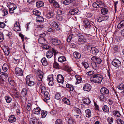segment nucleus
Here are the masks:
<instances>
[{"label": "nucleus", "instance_id": "1", "mask_svg": "<svg viewBox=\"0 0 124 124\" xmlns=\"http://www.w3.org/2000/svg\"><path fill=\"white\" fill-rule=\"evenodd\" d=\"M103 78V77L101 75L96 73L91 76L90 81L94 83L100 84Z\"/></svg>", "mask_w": 124, "mask_h": 124}, {"label": "nucleus", "instance_id": "2", "mask_svg": "<svg viewBox=\"0 0 124 124\" xmlns=\"http://www.w3.org/2000/svg\"><path fill=\"white\" fill-rule=\"evenodd\" d=\"M78 44L79 45L84 44L86 41V39L84 36L81 33H79L77 34Z\"/></svg>", "mask_w": 124, "mask_h": 124}, {"label": "nucleus", "instance_id": "3", "mask_svg": "<svg viewBox=\"0 0 124 124\" xmlns=\"http://www.w3.org/2000/svg\"><path fill=\"white\" fill-rule=\"evenodd\" d=\"M8 76V74L5 72H2L0 75V85H2L5 82L4 79L7 78Z\"/></svg>", "mask_w": 124, "mask_h": 124}, {"label": "nucleus", "instance_id": "4", "mask_svg": "<svg viewBox=\"0 0 124 124\" xmlns=\"http://www.w3.org/2000/svg\"><path fill=\"white\" fill-rule=\"evenodd\" d=\"M121 62L117 59H114L112 62V64L114 67L118 68L121 64Z\"/></svg>", "mask_w": 124, "mask_h": 124}, {"label": "nucleus", "instance_id": "5", "mask_svg": "<svg viewBox=\"0 0 124 124\" xmlns=\"http://www.w3.org/2000/svg\"><path fill=\"white\" fill-rule=\"evenodd\" d=\"M37 78L39 81H41L43 76V72L40 70H38L37 72Z\"/></svg>", "mask_w": 124, "mask_h": 124}, {"label": "nucleus", "instance_id": "6", "mask_svg": "<svg viewBox=\"0 0 124 124\" xmlns=\"http://www.w3.org/2000/svg\"><path fill=\"white\" fill-rule=\"evenodd\" d=\"M19 23L17 22H16L14 24L13 30L16 31H21Z\"/></svg>", "mask_w": 124, "mask_h": 124}, {"label": "nucleus", "instance_id": "7", "mask_svg": "<svg viewBox=\"0 0 124 124\" xmlns=\"http://www.w3.org/2000/svg\"><path fill=\"white\" fill-rule=\"evenodd\" d=\"M47 80L49 81L48 84L49 85L52 86L54 84V78L53 75H49L47 77Z\"/></svg>", "mask_w": 124, "mask_h": 124}, {"label": "nucleus", "instance_id": "8", "mask_svg": "<svg viewBox=\"0 0 124 124\" xmlns=\"http://www.w3.org/2000/svg\"><path fill=\"white\" fill-rule=\"evenodd\" d=\"M15 71L16 74L19 76H22L23 75V72L22 70L18 67L16 68Z\"/></svg>", "mask_w": 124, "mask_h": 124}, {"label": "nucleus", "instance_id": "9", "mask_svg": "<svg viewBox=\"0 0 124 124\" xmlns=\"http://www.w3.org/2000/svg\"><path fill=\"white\" fill-rule=\"evenodd\" d=\"M57 80L59 83L62 84L64 81V78L62 75L59 74L57 76Z\"/></svg>", "mask_w": 124, "mask_h": 124}, {"label": "nucleus", "instance_id": "10", "mask_svg": "<svg viewBox=\"0 0 124 124\" xmlns=\"http://www.w3.org/2000/svg\"><path fill=\"white\" fill-rule=\"evenodd\" d=\"M99 52V51L95 47H92L90 50V52L94 55H96Z\"/></svg>", "mask_w": 124, "mask_h": 124}, {"label": "nucleus", "instance_id": "11", "mask_svg": "<svg viewBox=\"0 0 124 124\" xmlns=\"http://www.w3.org/2000/svg\"><path fill=\"white\" fill-rule=\"evenodd\" d=\"M52 44L55 46H57L60 44L61 41L57 38H53L51 39Z\"/></svg>", "mask_w": 124, "mask_h": 124}, {"label": "nucleus", "instance_id": "12", "mask_svg": "<svg viewBox=\"0 0 124 124\" xmlns=\"http://www.w3.org/2000/svg\"><path fill=\"white\" fill-rule=\"evenodd\" d=\"M45 98L43 99L44 101L47 103L50 99V96L48 93L46 91L43 93Z\"/></svg>", "mask_w": 124, "mask_h": 124}, {"label": "nucleus", "instance_id": "13", "mask_svg": "<svg viewBox=\"0 0 124 124\" xmlns=\"http://www.w3.org/2000/svg\"><path fill=\"white\" fill-rule=\"evenodd\" d=\"M100 92L102 94L104 95L108 94L109 93L108 90L105 87H103L101 88Z\"/></svg>", "mask_w": 124, "mask_h": 124}, {"label": "nucleus", "instance_id": "14", "mask_svg": "<svg viewBox=\"0 0 124 124\" xmlns=\"http://www.w3.org/2000/svg\"><path fill=\"white\" fill-rule=\"evenodd\" d=\"M91 86L90 84H87L84 86L83 89L84 91H86L88 92L89 91L91 90Z\"/></svg>", "mask_w": 124, "mask_h": 124}, {"label": "nucleus", "instance_id": "15", "mask_svg": "<svg viewBox=\"0 0 124 124\" xmlns=\"http://www.w3.org/2000/svg\"><path fill=\"white\" fill-rule=\"evenodd\" d=\"M7 6L9 9H16L17 8V6L16 5L10 2L8 3Z\"/></svg>", "mask_w": 124, "mask_h": 124}, {"label": "nucleus", "instance_id": "16", "mask_svg": "<svg viewBox=\"0 0 124 124\" xmlns=\"http://www.w3.org/2000/svg\"><path fill=\"white\" fill-rule=\"evenodd\" d=\"M3 51L5 54L7 56L9 55L10 53L9 48L7 46H4L3 49Z\"/></svg>", "mask_w": 124, "mask_h": 124}, {"label": "nucleus", "instance_id": "17", "mask_svg": "<svg viewBox=\"0 0 124 124\" xmlns=\"http://www.w3.org/2000/svg\"><path fill=\"white\" fill-rule=\"evenodd\" d=\"M8 120L9 122L10 123H13L16 121V119L15 116L11 115L9 116Z\"/></svg>", "mask_w": 124, "mask_h": 124}, {"label": "nucleus", "instance_id": "18", "mask_svg": "<svg viewBox=\"0 0 124 124\" xmlns=\"http://www.w3.org/2000/svg\"><path fill=\"white\" fill-rule=\"evenodd\" d=\"M78 12V10L77 8L72 9L70 11L69 14L71 15H74L77 14Z\"/></svg>", "mask_w": 124, "mask_h": 124}, {"label": "nucleus", "instance_id": "19", "mask_svg": "<svg viewBox=\"0 0 124 124\" xmlns=\"http://www.w3.org/2000/svg\"><path fill=\"white\" fill-rule=\"evenodd\" d=\"M75 78L77 81L76 83V84H77L80 83L82 80L81 77L79 75H76L75 76Z\"/></svg>", "mask_w": 124, "mask_h": 124}, {"label": "nucleus", "instance_id": "20", "mask_svg": "<svg viewBox=\"0 0 124 124\" xmlns=\"http://www.w3.org/2000/svg\"><path fill=\"white\" fill-rule=\"evenodd\" d=\"M52 25L58 31L60 29L58 24L55 21H54L52 23Z\"/></svg>", "mask_w": 124, "mask_h": 124}, {"label": "nucleus", "instance_id": "21", "mask_svg": "<svg viewBox=\"0 0 124 124\" xmlns=\"http://www.w3.org/2000/svg\"><path fill=\"white\" fill-rule=\"evenodd\" d=\"M36 6L38 8H40L43 7L44 5L43 2L42 1H39L36 2Z\"/></svg>", "mask_w": 124, "mask_h": 124}, {"label": "nucleus", "instance_id": "22", "mask_svg": "<svg viewBox=\"0 0 124 124\" xmlns=\"http://www.w3.org/2000/svg\"><path fill=\"white\" fill-rule=\"evenodd\" d=\"M55 14L54 12H49L47 14L46 16V18L47 19H49L50 18H52L54 16Z\"/></svg>", "mask_w": 124, "mask_h": 124}, {"label": "nucleus", "instance_id": "23", "mask_svg": "<svg viewBox=\"0 0 124 124\" xmlns=\"http://www.w3.org/2000/svg\"><path fill=\"white\" fill-rule=\"evenodd\" d=\"M27 95V89L25 88H23L21 93V96L25 97Z\"/></svg>", "mask_w": 124, "mask_h": 124}, {"label": "nucleus", "instance_id": "24", "mask_svg": "<svg viewBox=\"0 0 124 124\" xmlns=\"http://www.w3.org/2000/svg\"><path fill=\"white\" fill-rule=\"evenodd\" d=\"M41 109L39 107H36L34 109V112L35 114L38 115L40 114V112L41 110Z\"/></svg>", "mask_w": 124, "mask_h": 124}, {"label": "nucleus", "instance_id": "25", "mask_svg": "<svg viewBox=\"0 0 124 124\" xmlns=\"http://www.w3.org/2000/svg\"><path fill=\"white\" fill-rule=\"evenodd\" d=\"M98 4V8H101L104 7L105 6V4L101 1H97Z\"/></svg>", "mask_w": 124, "mask_h": 124}, {"label": "nucleus", "instance_id": "26", "mask_svg": "<svg viewBox=\"0 0 124 124\" xmlns=\"http://www.w3.org/2000/svg\"><path fill=\"white\" fill-rule=\"evenodd\" d=\"M9 68V65L7 63H5L3 65L2 69L5 72L7 71Z\"/></svg>", "mask_w": 124, "mask_h": 124}, {"label": "nucleus", "instance_id": "27", "mask_svg": "<svg viewBox=\"0 0 124 124\" xmlns=\"http://www.w3.org/2000/svg\"><path fill=\"white\" fill-rule=\"evenodd\" d=\"M62 101L64 104L68 105H70V104L69 100L65 97L63 98Z\"/></svg>", "mask_w": 124, "mask_h": 124}, {"label": "nucleus", "instance_id": "28", "mask_svg": "<svg viewBox=\"0 0 124 124\" xmlns=\"http://www.w3.org/2000/svg\"><path fill=\"white\" fill-rule=\"evenodd\" d=\"M74 36L73 34L70 35L67 39V42L70 43L71 42L72 39L74 38Z\"/></svg>", "mask_w": 124, "mask_h": 124}, {"label": "nucleus", "instance_id": "29", "mask_svg": "<svg viewBox=\"0 0 124 124\" xmlns=\"http://www.w3.org/2000/svg\"><path fill=\"white\" fill-rule=\"evenodd\" d=\"M53 55V52L51 51H48L46 54V56L48 58H51Z\"/></svg>", "mask_w": 124, "mask_h": 124}, {"label": "nucleus", "instance_id": "30", "mask_svg": "<svg viewBox=\"0 0 124 124\" xmlns=\"http://www.w3.org/2000/svg\"><path fill=\"white\" fill-rule=\"evenodd\" d=\"M39 42L40 44H45L46 40L44 38H39L38 39Z\"/></svg>", "mask_w": 124, "mask_h": 124}, {"label": "nucleus", "instance_id": "31", "mask_svg": "<svg viewBox=\"0 0 124 124\" xmlns=\"http://www.w3.org/2000/svg\"><path fill=\"white\" fill-rule=\"evenodd\" d=\"M91 65L92 68L94 70H98L99 68L98 65H97L96 64L95 62H92Z\"/></svg>", "mask_w": 124, "mask_h": 124}, {"label": "nucleus", "instance_id": "32", "mask_svg": "<svg viewBox=\"0 0 124 124\" xmlns=\"http://www.w3.org/2000/svg\"><path fill=\"white\" fill-rule=\"evenodd\" d=\"M85 116L86 117H90L91 116V111L90 110L87 109L85 111Z\"/></svg>", "mask_w": 124, "mask_h": 124}, {"label": "nucleus", "instance_id": "33", "mask_svg": "<svg viewBox=\"0 0 124 124\" xmlns=\"http://www.w3.org/2000/svg\"><path fill=\"white\" fill-rule=\"evenodd\" d=\"M41 62L42 65L44 66H46L47 65V62L46 58L45 57L43 58L41 60Z\"/></svg>", "mask_w": 124, "mask_h": 124}, {"label": "nucleus", "instance_id": "34", "mask_svg": "<svg viewBox=\"0 0 124 124\" xmlns=\"http://www.w3.org/2000/svg\"><path fill=\"white\" fill-rule=\"evenodd\" d=\"M66 86L71 91H73L74 90V86L73 85L71 84H67L66 85Z\"/></svg>", "mask_w": 124, "mask_h": 124}, {"label": "nucleus", "instance_id": "35", "mask_svg": "<svg viewBox=\"0 0 124 124\" xmlns=\"http://www.w3.org/2000/svg\"><path fill=\"white\" fill-rule=\"evenodd\" d=\"M113 113L114 115L118 117H120L121 115L120 112L117 111L115 110L113 111Z\"/></svg>", "mask_w": 124, "mask_h": 124}, {"label": "nucleus", "instance_id": "36", "mask_svg": "<svg viewBox=\"0 0 124 124\" xmlns=\"http://www.w3.org/2000/svg\"><path fill=\"white\" fill-rule=\"evenodd\" d=\"M73 55L74 57L76 59H78L80 58L81 57L80 54L76 52H74L73 53Z\"/></svg>", "mask_w": 124, "mask_h": 124}, {"label": "nucleus", "instance_id": "37", "mask_svg": "<svg viewBox=\"0 0 124 124\" xmlns=\"http://www.w3.org/2000/svg\"><path fill=\"white\" fill-rule=\"evenodd\" d=\"M66 60V58L64 56H60L59 57L58 61L61 62H62Z\"/></svg>", "mask_w": 124, "mask_h": 124}, {"label": "nucleus", "instance_id": "38", "mask_svg": "<svg viewBox=\"0 0 124 124\" xmlns=\"http://www.w3.org/2000/svg\"><path fill=\"white\" fill-rule=\"evenodd\" d=\"M29 78V77L27 78V83L26 84L27 85H28L29 86H32L34 85V83L33 81H32L31 80L30 82H28V81L29 80H29V78Z\"/></svg>", "mask_w": 124, "mask_h": 124}, {"label": "nucleus", "instance_id": "39", "mask_svg": "<svg viewBox=\"0 0 124 124\" xmlns=\"http://www.w3.org/2000/svg\"><path fill=\"white\" fill-rule=\"evenodd\" d=\"M101 12L102 14L103 15H105L108 13V9L106 8H103L101 10Z\"/></svg>", "mask_w": 124, "mask_h": 124}, {"label": "nucleus", "instance_id": "40", "mask_svg": "<svg viewBox=\"0 0 124 124\" xmlns=\"http://www.w3.org/2000/svg\"><path fill=\"white\" fill-rule=\"evenodd\" d=\"M1 12L2 15L3 16H5L8 14V11L6 9L2 10Z\"/></svg>", "mask_w": 124, "mask_h": 124}, {"label": "nucleus", "instance_id": "41", "mask_svg": "<svg viewBox=\"0 0 124 124\" xmlns=\"http://www.w3.org/2000/svg\"><path fill=\"white\" fill-rule=\"evenodd\" d=\"M68 122L69 124H76L75 122L72 117H70L68 119Z\"/></svg>", "mask_w": 124, "mask_h": 124}, {"label": "nucleus", "instance_id": "42", "mask_svg": "<svg viewBox=\"0 0 124 124\" xmlns=\"http://www.w3.org/2000/svg\"><path fill=\"white\" fill-rule=\"evenodd\" d=\"M124 26V20L121 21L118 24L117 27L118 28H120Z\"/></svg>", "mask_w": 124, "mask_h": 124}, {"label": "nucleus", "instance_id": "43", "mask_svg": "<svg viewBox=\"0 0 124 124\" xmlns=\"http://www.w3.org/2000/svg\"><path fill=\"white\" fill-rule=\"evenodd\" d=\"M5 99L7 102L8 103H10L12 101L11 98L9 96H6L5 97Z\"/></svg>", "mask_w": 124, "mask_h": 124}, {"label": "nucleus", "instance_id": "44", "mask_svg": "<svg viewBox=\"0 0 124 124\" xmlns=\"http://www.w3.org/2000/svg\"><path fill=\"white\" fill-rule=\"evenodd\" d=\"M36 21L38 22H42L44 21L43 18L40 16H38L36 18Z\"/></svg>", "mask_w": 124, "mask_h": 124}, {"label": "nucleus", "instance_id": "45", "mask_svg": "<svg viewBox=\"0 0 124 124\" xmlns=\"http://www.w3.org/2000/svg\"><path fill=\"white\" fill-rule=\"evenodd\" d=\"M74 1V0H66L63 2L64 4L68 5Z\"/></svg>", "mask_w": 124, "mask_h": 124}, {"label": "nucleus", "instance_id": "46", "mask_svg": "<svg viewBox=\"0 0 124 124\" xmlns=\"http://www.w3.org/2000/svg\"><path fill=\"white\" fill-rule=\"evenodd\" d=\"M47 114V112L46 111L43 110L42 111L41 114L42 117L44 118Z\"/></svg>", "mask_w": 124, "mask_h": 124}, {"label": "nucleus", "instance_id": "47", "mask_svg": "<svg viewBox=\"0 0 124 124\" xmlns=\"http://www.w3.org/2000/svg\"><path fill=\"white\" fill-rule=\"evenodd\" d=\"M107 120L109 124H111L113 122V119L112 117H109L107 119Z\"/></svg>", "mask_w": 124, "mask_h": 124}, {"label": "nucleus", "instance_id": "48", "mask_svg": "<svg viewBox=\"0 0 124 124\" xmlns=\"http://www.w3.org/2000/svg\"><path fill=\"white\" fill-rule=\"evenodd\" d=\"M102 109L104 112H108L109 111V108L106 105H105L103 107Z\"/></svg>", "mask_w": 124, "mask_h": 124}, {"label": "nucleus", "instance_id": "49", "mask_svg": "<svg viewBox=\"0 0 124 124\" xmlns=\"http://www.w3.org/2000/svg\"><path fill=\"white\" fill-rule=\"evenodd\" d=\"M33 14L37 16H39L40 15V13L38 10L34 9L33 11Z\"/></svg>", "mask_w": 124, "mask_h": 124}, {"label": "nucleus", "instance_id": "50", "mask_svg": "<svg viewBox=\"0 0 124 124\" xmlns=\"http://www.w3.org/2000/svg\"><path fill=\"white\" fill-rule=\"evenodd\" d=\"M13 61L15 63L17 64L20 62V59L16 58H14L13 59Z\"/></svg>", "mask_w": 124, "mask_h": 124}, {"label": "nucleus", "instance_id": "51", "mask_svg": "<svg viewBox=\"0 0 124 124\" xmlns=\"http://www.w3.org/2000/svg\"><path fill=\"white\" fill-rule=\"evenodd\" d=\"M58 46V48L60 50L62 49L64 47V44L63 43H61V42L60 44Z\"/></svg>", "mask_w": 124, "mask_h": 124}, {"label": "nucleus", "instance_id": "52", "mask_svg": "<svg viewBox=\"0 0 124 124\" xmlns=\"http://www.w3.org/2000/svg\"><path fill=\"white\" fill-rule=\"evenodd\" d=\"M83 22L85 24L86 27L90 25V22H89L88 20H85L83 21Z\"/></svg>", "mask_w": 124, "mask_h": 124}, {"label": "nucleus", "instance_id": "53", "mask_svg": "<svg viewBox=\"0 0 124 124\" xmlns=\"http://www.w3.org/2000/svg\"><path fill=\"white\" fill-rule=\"evenodd\" d=\"M90 101L88 98L85 99L84 100V103L89 104L90 102Z\"/></svg>", "mask_w": 124, "mask_h": 124}, {"label": "nucleus", "instance_id": "54", "mask_svg": "<svg viewBox=\"0 0 124 124\" xmlns=\"http://www.w3.org/2000/svg\"><path fill=\"white\" fill-rule=\"evenodd\" d=\"M8 81L9 84L11 85H15V82L12 79H11V78L8 79Z\"/></svg>", "mask_w": 124, "mask_h": 124}, {"label": "nucleus", "instance_id": "55", "mask_svg": "<svg viewBox=\"0 0 124 124\" xmlns=\"http://www.w3.org/2000/svg\"><path fill=\"white\" fill-rule=\"evenodd\" d=\"M40 90L41 93L43 94V93L45 92H46V88L44 86H42L41 87Z\"/></svg>", "mask_w": 124, "mask_h": 124}, {"label": "nucleus", "instance_id": "56", "mask_svg": "<svg viewBox=\"0 0 124 124\" xmlns=\"http://www.w3.org/2000/svg\"><path fill=\"white\" fill-rule=\"evenodd\" d=\"M53 66L54 67H55L56 68H59V67H60L59 64L55 61L53 63Z\"/></svg>", "mask_w": 124, "mask_h": 124}, {"label": "nucleus", "instance_id": "57", "mask_svg": "<svg viewBox=\"0 0 124 124\" xmlns=\"http://www.w3.org/2000/svg\"><path fill=\"white\" fill-rule=\"evenodd\" d=\"M6 25L5 23L3 22H0V28L3 29L6 26Z\"/></svg>", "mask_w": 124, "mask_h": 124}, {"label": "nucleus", "instance_id": "58", "mask_svg": "<svg viewBox=\"0 0 124 124\" xmlns=\"http://www.w3.org/2000/svg\"><path fill=\"white\" fill-rule=\"evenodd\" d=\"M61 97V95L59 93H56L55 96V98L57 100H59L60 98Z\"/></svg>", "mask_w": 124, "mask_h": 124}, {"label": "nucleus", "instance_id": "59", "mask_svg": "<svg viewBox=\"0 0 124 124\" xmlns=\"http://www.w3.org/2000/svg\"><path fill=\"white\" fill-rule=\"evenodd\" d=\"M32 107V105L30 103H28L27 106V110L28 111H30Z\"/></svg>", "mask_w": 124, "mask_h": 124}, {"label": "nucleus", "instance_id": "60", "mask_svg": "<svg viewBox=\"0 0 124 124\" xmlns=\"http://www.w3.org/2000/svg\"><path fill=\"white\" fill-rule=\"evenodd\" d=\"M117 87L120 90H123L124 88V85L123 84H121L118 86Z\"/></svg>", "mask_w": 124, "mask_h": 124}, {"label": "nucleus", "instance_id": "61", "mask_svg": "<svg viewBox=\"0 0 124 124\" xmlns=\"http://www.w3.org/2000/svg\"><path fill=\"white\" fill-rule=\"evenodd\" d=\"M82 64L84 67L86 68H87L89 66L88 63L86 62H84L82 63Z\"/></svg>", "mask_w": 124, "mask_h": 124}, {"label": "nucleus", "instance_id": "62", "mask_svg": "<svg viewBox=\"0 0 124 124\" xmlns=\"http://www.w3.org/2000/svg\"><path fill=\"white\" fill-rule=\"evenodd\" d=\"M116 121L118 124H123L124 123L123 121L120 119H117Z\"/></svg>", "mask_w": 124, "mask_h": 124}, {"label": "nucleus", "instance_id": "63", "mask_svg": "<svg viewBox=\"0 0 124 124\" xmlns=\"http://www.w3.org/2000/svg\"><path fill=\"white\" fill-rule=\"evenodd\" d=\"M55 124H62L61 120L60 119H57L55 122Z\"/></svg>", "mask_w": 124, "mask_h": 124}, {"label": "nucleus", "instance_id": "64", "mask_svg": "<svg viewBox=\"0 0 124 124\" xmlns=\"http://www.w3.org/2000/svg\"><path fill=\"white\" fill-rule=\"evenodd\" d=\"M56 19L59 21H62L63 19V18L61 16H56Z\"/></svg>", "mask_w": 124, "mask_h": 124}]
</instances>
